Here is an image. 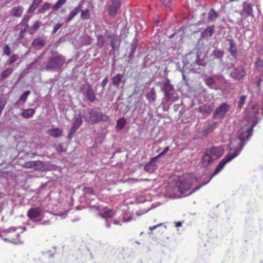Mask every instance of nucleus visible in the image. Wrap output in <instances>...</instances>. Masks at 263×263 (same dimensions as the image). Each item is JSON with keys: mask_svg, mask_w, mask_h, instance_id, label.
<instances>
[{"mask_svg": "<svg viewBox=\"0 0 263 263\" xmlns=\"http://www.w3.org/2000/svg\"><path fill=\"white\" fill-rule=\"evenodd\" d=\"M63 25L62 23H58L53 27V29L52 31V34H55L60 29V28Z\"/></svg>", "mask_w": 263, "mask_h": 263, "instance_id": "49", "label": "nucleus"}, {"mask_svg": "<svg viewBox=\"0 0 263 263\" xmlns=\"http://www.w3.org/2000/svg\"><path fill=\"white\" fill-rule=\"evenodd\" d=\"M217 123L213 122L209 124L206 127H205L202 130L203 135L204 136L208 135L209 133L213 132V130L216 127Z\"/></svg>", "mask_w": 263, "mask_h": 263, "instance_id": "26", "label": "nucleus"}, {"mask_svg": "<svg viewBox=\"0 0 263 263\" xmlns=\"http://www.w3.org/2000/svg\"><path fill=\"white\" fill-rule=\"evenodd\" d=\"M161 87L165 95L162 100L163 102L167 103L171 101L174 102L178 99V97L174 96L175 90L169 79H166L162 81Z\"/></svg>", "mask_w": 263, "mask_h": 263, "instance_id": "5", "label": "nucleus"}, {"mask_svg": "<svg viewBox=\"0 0 263 263\" xmlns=\"http://www.w3.org/2000/svg\"><path fill=\"white\" fill-rule=\"evenodd\" d=\"M11 53V49L8 45H5L4 47V54L9 55Z\"/></svg>", "mask_w": 263, "mask_h": 263, "instance_id": "54", "label": "nucleus"}, {"mask_svg": "<svg viewBox=\"0 0 263 263\" xmlns=\"http://www.w3.org/2000/svg\"><path fill=\"white\" fill-rule=\"evenodd\" d=\"M80 10L81 9L79 6L75 7L68 14L66 18L67 22H70L79 13Z\"/></svg>", "mask_w": 263, "mask_h": 263, "instance_id": "30", "label": "nucleus"}, {"mask_svg": "<svg viewBox=\"0 0 263 263\" xmlns=\"http://www.w3.org/2000/svg\"><path fill=\"white\" fill-rule=\"evenodd\" d=\"M96 36L97 37L96 45L98 48H101L105 44L104 37L101 34L96 35Z\"/></svg>", "mask_w": 263, "mask_h": 263, "instance_id": "36", "label": "nucleus"}, {"mask_svg": "<svg viewBox=\"0 0 263 263\" xmlns=\"http://www.w3.org/2000/svg\"><path fill=\"white\" fill-rule=\"evenodd\" d=\"M256 69L259 71H261L263 74V61L259 60L256 62Z\"/></svg>", "mask_w": 263, "mask_h": 263, "instance_id": "48", "label": "nucleus"}, {"mask_svg": "<svg viewBox=\"0 0 263 263\" xmlns=\"http://www.w3.org/2000/svg\"><path fill=\"white\" fill-rule=\"evenodd\" d=\"M30 18H31L30 16H29L27 15H25L24 16L22 21L20 23L23 24V25H25V26H26V25H28V22L30 20Z\"/></svg>", "mask_w": 263, "mask_h": 263, "instance_id": "52", "label": "nucleus"}, {"mask_svg": "<svg viewBox=\"0 0 263 263\" xmlns=\"http://www.w3.org/2000/svg\"><path fill=\"white\" fill-rule=\"evenodd\" d=\"M213 161L210 155L206 151L202 158V164L205 166H207Z\"/></svg>", "mask_w": 263, "mask_h": 263, "instance_id": "27", "label": "nucleus"}, {"mask_svg": "<svg viewBox=\"0 0 263 263\" xmlns=\"http://www.w3.org/2000/svg\"><path fill=\"white\" fill-rule=\"evenodd\" d=\"M81 17L83 20H88L90 17V14L89 9H87L81 11Z\"/></svg>", "mask_w": 263, "mask_h": 263, "instance_id": "40", "label": "nucleus"}, {"mask_svg": "<svg viewBox=\"0 0 263 263\" xmlns=\"http://www.w3.org/2000/svg\"><path fill=\"white\" fill-rule=\"evenodd\" d=\"M27 215L29 219L34 222H39L44 217L42 210L38 207L29 209Z\"/></svg>", "mask_w": 263, "mask_h": 263, "instance_id": "10", "label": "nucleus"}, {"mask_svg": "<svg viewBox=\"0 0 263 263\" xmlns=\"http://www.w3.org/2000/svg\"><path fill=\"white\" fill-rule=\"evenodd\" d=\"M124 76L122 74L118 73L111 78L112 84L116 87H119L122 82Z\"/></svg>", "mask_w": 263, "mask_h": 263, "instance_id": "23", "label": "nucleus"}, {"mask_svg": "<svg viewBox=\"0 0 263 263\" xmlns=\"http://www.w3.org/2000/svg\"><path fill=\"white\" fill-rule=\"evenodd\" d=\"M160 2L162 5L165 8L170 9L171 6V0H160Z\"/></svg>", "mask_w": 263, "mask_h": 263, "instance_id": "50", "label": "nucleus"}, {"mask_svg": "<svg viewBox=\"0 0 263 263\" xmlns=\"http://www.w3.org/2000/svg\"><path fill=\"white\" fill-rule=\"evenodd\" d=\"M29 25H26L25 26L21 23L14 27V30L16 32H18L17 40H20L24 37L25 33L29 29Z\"/></svg>", "mask_w": 263, "mask_h": 263, "instance_id": "16", "label": "nucleus"}, {"mask_svg": "<svg viewBox=\"0 0 263 263\" xmlns=\"http://www.w3.org/2000/svg\"><path fill=\"white\" fill-rule=\"evenodd\" d=\"M206 151L214 161L220 157L224 153L223 149L221 147H213Z\"/></svg>", "mask_w": 263, "mask_h": 263, "instance_id": "12", "label": "nucleus"}, {"mask_svg": "<svg viewBox=\"0 0 263 263\" xmlns=\"http://www.w3.org/2000/svg\"><path fill=\"white\" fill-rule=\"evenodd\" d=\"M82 123L83 120L81 114L74 116L73 118V123L72 125L79 128L82 125Z\"/></svg>", "mask_w": 263, "mask_h": 263, "instance_id": "33", "label": "nucleus"}, {"mask_svg": "<svg viewBox=\"0 0 263 263\" xmlns=\"http://www.w3.org/2000/svg\"><path fill=\"white\" fill-rule=\"evenodd\" d=\"M227 40L230 43V47L228 49L229 52H230L233 57L236 58L237 55V49L234 41L232 38L228 39Z\"/></svg>", "mask_w": 263, "mask_h": 263, "instance_id": "19", "label": "nucleus"}, {"mask_svg": "<svg viewBox=\"0 0 263 263\" xmlns=\"http://www.w3.org/2000/svg\"><path fill=\"white\" fill-rule=\"evenodd\" d=\"M14 68L12 67L7 68L5 70H4L0 76V79L2 80H5L13 72Z\"/></svg>", "mask_w": 263, "mask_h": 263, "instance_id": "31", "label": "nucleus"}, {"mask_svg": "<svg viewBox=\"0 0 263 263\" xmlns=\"http://www.w3.org/2000/svg\"><path fill=\"white\" fill-rule=\"evenodd\" d=\"M67 0H58V1L52 6V8L54 11L58 10L65 4Z\"/></svg>", "mask_w": 263, "mask_h": 263, "instance_id": "39", "label": "nucleus"}, {"mask_svg": "<svg viewBox=\"0 0 263 263\" xmlns=\"http://www.w3.org/2000/svg\"><path fill=\"white\" fill-rule=\"evenodd\" d=\"M21 227H12L7 230H5L0 233V237L5 241H9L14 243H18L20 242L19 239V232H16L18 229H22Z\"/></svg>", "mask_w": 263, "mask_h": 263, "instance_id": "6", "label": "nucleus"}, {"mask_svg": "<svg viewBox=\"0 0 263 263\" xmlns=\"http://www.w3.org/2000/svg\"><path fill=\"white\" fill-rule=\"evenodd\" d=\"M246 99L247 96L246 95H242L240 97L237 106V108L239 109V110H240L243 107L246 102Z\"/></svg>", "mask_w": 263, "mask_h": 263, "instance_id": "41", "label": "nucleus"}, {"mask_svg": "<svg viewBox=\"0 0 263 263\" xmlns=\"http://www.w3.org/2000/svg\"><path fill=\"white\" fill-rule=\"evenodd\" d=\"M45 42L44 40L41 38H37L33 40L32 45L33 46L42 47L44 46Z\"/></svg>", "mask_w": 263, "mask_h": 263, "instance_id": "38", "label": "nucleus"}, {"mask_svg": "<svg viewBox=\"0 0 263 263\" xmlns=\"http://www.w3.org/2000/svg\"><path fill=\"white\" fill-rule=\"evenodd\" d=\"M82 116L86 121L92 124H96L99 122H106L109 119L106 114L92 108L84 110Z\"/></svg>", "mask_w": 263, "mask_h": 263, "instance_id": "3", "label": "nucleus"}, {"mask_svg": "<svg viewBox=\"0 0 263 263\" xmlns=\"http://www.w3.org/2000/svg\"><path fill=\"white\" fill-rule=\"evenodd\" d=\"M78 128V127L72 125L69 130L70 134H74Z\"/></svg>", "mask_w": 263, "mask_h": 263, "instance_id": "58", "label": "nucleus"}, {"mask_svg": "<svg viewBox=\"0 0 263 263\" xmlns=\"http://www.w3.org/2000/svg\"><path fill=\"white\" fill-rule=\"evenodd\" d=\"M18 58V55L16 54H13L10 58L7 61V64L11 65L12 63L17 61Z\"/></svg>", "mask_w": 263, "mask_h": 263, "instance_id": "45", "label": "nucleus"}, {"mask_svg": "<svg viewBox=\"0 0 263 263\" xmlns=\"http://www.w3.org/2000/svg\"><path fill=\"white\" fill-rule=\"evenodd\" d=\"M107 37L110 39V45L111 46V52L115 51L116 49L119 48V43L118 40V37L115 35H107Z\"/></svg>", "mask_w": 263, "mask_h": 263, "instance_id": "20", "label": "nucleus"}, {"mask_svg": "<svg viewBox=\"0 0 263 263\" xmlns=\"http://www.w3.org/2000/svg\"><path fill=\"white\" fill-rule=\"evenodd\" d=\"M169 149V147L168 146H167L166 147L162 152H161L157 156H156V157H157V159H158L159 157H160L161 156H163L164 155H165L167 152L168 151Z\"/></svg>", "mask_w": 263, "mask_h": 263, "instance_id": "55", "label": "nucleus"}, {"mask_svg": "<svg viewBox=\"0 0 263 263\" xmlns=\"http://www.w3.org/2000/svg\"><path fill=\"white\" fill-rule=\"evenodd\" d=\"M213 99V97H212ZM214 108V102L213 99L211 100L210 102L203 104L202 106H200L198 109V111L202 114H210Z\"/></svg>", "mask_w": 263, "mask_h": 263, "instance_id": "13", "label": "nucleus"}, {"mask_svg": "<svg viewBox=\"0 0 263 263\" xmlns=\"http://www.w3.org/2000/svg\"><path fill=\"white\" fill-rule=\"evenodd\" d=\"M246 110L249 114L256 115L258 112V108L256 105L252 104L250 106V107H248L246 109Z\"/></svg>", "mask_w": 263, "mask_h": 263, "instance_id": "34", "label": "nucleus"}, {"mask_svg": "<svg viewBox=\"0 0 263 263\" xmlns=\"http://www.w3.org/2000/svg\"><path fill=\"white\" fill-rule=\"evenodd\" d=\"M108 79L107 77H105L103 81L101 83V86L103 87V88H104V87L106 85V84L108 83Z\"/></svg>", "mask_w": 263, "mask_h": 263, "instance_id": "56", "label": "nucleus"}, {"mask_svg": "<svg viewBox=\"0 0 263 263\" xmlns=\"http://www.w3.org/2000/svg\"><path fill=\"white\" fill-rule=\"evenodd\" d=\"M65 58L60 55H52L49 58L44 69L47 71H58L60 70L65 64Z\"/></svg>", "mask_w": 263, "mask_h": 263, "instance_id": "4", "label": "nucleus"}, {"mask_svg": "<svg viewBox=\"0 0 263 263\" xmlns=\"http://www.w3.org/2000/svg\"><path fill=\"white\" fill-rule=\"evenodd\" d=\"M131 220H132V218H131V217H129V218H128V219H123V222H129V221H131Z\"/></svg>", "mask_w": 263, "mask_h": 263, "instance_id": "60", "label": "nucleus"}, {"mask_svg": "<svg viewBox=\"0 0 263 263\" xmlns=\"http://www.w3.org/2000/svg\"><path fill=\"white\" fill-rule=\"evenodd\" d=\"M95 208L97 210L99 211V215L103 218L105 219L106 223L105 226L107 228H109L110 223L112 221V217L114 216V212L106 207L101 208L99 205H95Z\"/></svg>", "mask_w": 263, "mask_h": 263, "instance_id": "7", "label": "nucleus"}, {"mask_svg": "<svg viewBox=\"0 0 263 263\" xmlns=\"http://www.w3.org/2000/svg\"><path fill=\"white\" fill-rule=\"evenodd\" d=\"M83 191L86 196L89 195H95L93 190L90 187H84Z\"/></svg>", "mask_w": 263, "mask_h": 263, "instance_id": "46", "label": "nucleus"}, {"mask_svg": "<svg viewBox=\"0 0 263 263\" xmlns=\"http://www.w3.org/2000/svg\"><path fill=\"white\" fill-rule=\"evenodd\" d=\"M137 47V41L133 42L130 45V52L129 53L128 57L130 59H132L134 56Z\"/></svg>", "mask_w": 263, "mask_h": 263, "instance_id": "37", "label": "nucleus"}, {"mask_svg": "<svg viewBox=\"0 0 263 263\" xmlns=\"http://www.w3.org/2000/svg\"><path fill=\"white\" fill-rule=\"evenodd\" d=\"M255 126V124L251 127L244 126L238 131L236 137L231 140L229 145L230 153L219 163L214 174L208 182L195 187L197 184L198 180L193 175H190L189 177L185 181L180 180L176 182L175 187L179 192L180 195L186 196L198 190L201 186L208 183L214 175L220 172L227 163L238 156L249 138L251 136L253 129Z\"/></svg>", "mask_w": 263, "mask_h": 263, "instance_id": "1", "label": "nucleus"}, {"mask_svg": "<svg viewBox=\"0 0 263 263\" xmlns=\"http://www.w3.org/2000/svg\"><path fill=\"white\" fill-rule=\"evenodd\" d=\"M157 157H154L144 165V170L149 173H153L157 169L156 164L157 161Z\"/></svg>", "mask_w": 263, "mask_h": 263, "instance_id": "15", "label": "nucleus"}, {"mask_svg": "<svg viewBox=\"0 0 263 263\" xmlns=\"http://www.w3.org/2000/svg\"><path fill=\"white\" fill-rule=\"evenodd\" d=\"M43 0H33L32 4L29 7L27 12L29 13H33L39 6Z\"/></svg>", "mask_w": 263, "mask_h": 263, "instance_id": "29", "label": "nucleus"}, {"mask_svg": "<svg viewBox=\"0 0 263 263\" xmlns=\"http://www.w3.org/2000/svg\"><path fill=\"white\" fill-rule=\"evenodd\" d=\"M78 128V127L72 125L69 130L70 134H74Z\"/></svg>", "mask_w": 263, "mask_h": 263, "instance_id": "57", "label": "nucleus"}, {"mask_svg": "<svg viewBox=\"0 0 263 263\" xmlns=\"http://www.w3.org/2000/svg\"><path fill=\"white\" fill-rule=\"evenodd\" d=\"M113 222L114 224H119V222L117 221H116V220H114L113 221Z\"/></svg>", "mask_w": 263, "mask_h": 263, "instance_id": "64", "label": "nucleus"}, {"mask_svg": "<svg viewBox=\"0 0 263 263\" xmlns=\"http://www.w3.org/2000/svg\"><path fill=\"white\" fill-rule=\"evenodd\" d=\"M146 98L149 103H153L156 100V93L154 88H151L146 95Z\"/></svg>", "mask_w": 263, "mask_h": 263, "instance_id": "24", "label": "nucleus"}, {"mask_svg": "<svg viewBox=\"0 0 263 263\" xmlns=\"http://www.w3.org/2000/svg\"><path fill=\"white\" fill-rule=\"evenodd\" d=\"M230 105L226 103L221 104L214 111L213 118L219 121L222 120L229 112Z\"/></svg>", "mask_w": 263, "mask_h": 263, "instance_id": "8", "label": "nucleus"}, {"mask_svg": "<svg viewBox=\"0 0 263 263\" xmlns=\"http://www.w3.org/2000/svg\"><path fill=\"white\" fill-rule=\"evenodd\" d=\"M35 112V109L28 108L26 109H23L21 116L26 119H29L33 117Z\"/></svg>", "mask_w": 263, "mask_h": 263, "instance_id": "22", "label": "nucleus"}, {"mask_svg": "<svg viewBox=\"0 0 263 263\" xmlns=\"http://www.w3.org/2000/svg\"><path fill=\"white\" fill-rule=\"evenodd\" d=\"M121 7L120 0H111V3L109 7L108 14L110 16H115Z\"/></svg>", "mask_w": 263, "mask_h": 263, "instance_id": "14", "label": "nucleus"}, {"mask_svg": "<svg viewBox=\"0 0 263 263\" xmlns=\"http://www.w3.org/2000/svg\"><path fill=\"white\" fill-rule=\"evenodd\" d=\"M126 123V120L124 118H121L117 121V128L119 129H122Z\"/></svg>", "mask_w": 263, "mask_h": 263, "instance_id": "43", "label": "nucleus"}, {"mask_svg": "<svg viewBox=\"0 0 263 263\" xmlns=\"http://www.w3.org/2000/svg\"><path fill=\"white\" fill-rule=\"evenodd\" d=\"M162 225V224L160 223V224H159L155 226L151 227H149V229L150 230H153L155 229L156 228H157L158 227H159Z\"/></svg>", "mask_w": 263, "mask_h": 263, "instance_id": "59", "label": "nucleus"}, {"mask_svg": "<svg viewBox=\"0 0 263 263\" xmlns=\"http://www.w3.org/2000/svg\"><path fill=\"white\" fill-rule=\"evenodd\" d=\"M219 14L213 9H211L208 13V22H213L216 21L218 17Z\"/></svg>", "mask_w": 263, "mask_h": 263, "instance_id": "25", "label": "nucleus"}, {"mask_svg": "<svg viewBox=\"0 0 263 263\" xmlns=\"http://www.w3.org/2000/svg\"><path fill=\"white\" fill-rule=\"evenodd\" d=\"M58 147H59V148H61L60 151H61V152H63V150H62V144H61V143H60V144H59V145H58Z\"/></svg>", "mask_w": 263, "mask_h": 263, "instance_id": "63", "label": "nucleus"}, {"mask_svg": "<svg viewBox=\"0 0 263 263\" xmlns=\"http://www.w3.org/2000/svg\"><path fill=\"white\" fill-rule=\"evenodd\" d=\"M246 74V71L242 66H238L235 68L234 70L230 73V76L236 80L242 79Z\"/></svg>", "mask_w": 263, "mask_h": 263, "instance_id": "11", "label": "nucleus"}, {"mask_svg": "<svg viewBox=\"0 0 263 263\" xmlns=\"http://www.w3.org/2000/svg\"><path fill=\"white\" fill-rule=\"evenodd\" d=\"M204 82L206 85L210 88L216 89L217 88V85L214 77L209 76L206 77L204 78Z\"/></svg>", "mask_w": 263, "mask_h": 263, "instance_id": "21", "label": "nucleus"}, {"mask_svg": "<svg viewBox=\"0 0 263 263\" xmlns=\"http://www.w3.org/2000/svg\"><path fill=\"white\" fill-rule=\"evenodd\" d=\"M183 69H180L179 70L182 72L183 79L185 80L184 70L197 72L199 66H205L206 61L205 55L198 50L196 52H191L186 54L183 58Z\"/></svg>", "mask_w": 263, "mask_h": 263, "instance_id": "2", "label": "nucleus"}, {"mask_svg": "<svg viewBox=\"0 0 263 263\" xmlns=\"http://www.w3.org/2000/svg\"><path fill=\"white\" fill-rule=\"evenodd\" d=\"M81 90L83 96L89 102H93L96 100V93L89 83H87L83 84L81 87Z\"/></svg>", "mask_w": 263, "mask_h": 263, "instance_id": "9", "label": "nucleus"}, {"mask_svg": "<svg viewBox=\"0 0 263 263\" xmlns=\"http://www.w3.org/2000/svg\"><path fill=\"white\" fill-rule=\"evenodd\" d=\"M212 54L215 58H221L223 56L224 52L220 49H215L213 50Z\"/></svg>", "mask_w": 263, "mask_h": 263, "instance_id": "42", "label": "nucleus"}, {"mask_svg": "<svg viewBox=\"0 0 263 263\" xmlns=\"http://www.w3.org/2000/svg\"><path fill=\"white\" fill-rule=\"evenodd\" d=\"M63 133V130L60 128H52L48 131V134L52 137L58 138L60 137Z\"/></svg>", "mask_w": 263, "mask_h": 263, "instance_id": "28", "label": "nucleus"}, {"mask_svg": "<svg viewBox=\"0 0 263 263\" xmlns=\"http://www.w3.org/2000/svg\"><path fill=\"white\" fill-rule=\"evenodd\" d=\"M242 12L241 15L245 14L246 16H253V6L252 4L245 2L242 3Z\"/></svg>", "mask_w": 263, "mask_h": 263, "instance_id": "17", "label": "nucleus"}, {"mask_svg": "<svg viewBox=\"0 0 263 263\" xmlns=\"http://www.w3.org/2000/svg\"><path fill=\"white\" fill-rule=\"evenodd\" d=\"M181 224H182V223L181 222H176V227H180V226H181Z\"/></svg>", "mask_w": 263, "mask_h": 263, "instance_id": "61", "label": "nucleus"}, {"mask_svg": "<svg viewBox=\"0 0 263 263\" xmlns=\"http://www.w3.org/2000/svg\"><path fill=\"white\" fill-rule=\"evenodd\" d=\"M73 135H74V134H70V132H69V134H68V137L69 139H71Z\"/></svg>", "mask_w": 263, "mask_h": 263, "instance_id": "62", "label": "nucleus"}, {"mask_svg": "<svg viewBox=\"0 0 263 263\" xmlns=\"http://www.w3.org/2000/svg\"><path fill=\"white\" fill-rule=\"evenodd\" d=\"M136 105H140V106H142V105L144 106V108L145 109V107L146 106V104L144 103L143 100V97L140 96L138 99V100L136 102L135 104Z\"/></svg>", "mask_w": 263, "mask_h": 263, "instance_id": "53", "label": "nucleus"}, {"mask_svg": "<svg viewBox=\"0 0 263 263\" xmlns=\"http://www.w3.org/2000/svg\"><path fill=\"white\" fill-rule=\"evenodd\" d=\"M43 54H40L37 58L33 62H32V63H31L29 65V66L31 68L35 64H37V63L40 62V61L43 58Z\"/></svg>", "mask_w": 263, "mask_h": 263, "instance_id": "51", "label": "nucleus"}, {"mask_svg": "<svg viewBox=\"0 0 263 263\" xmlns=\"http://www.w3.org/2000/svg\"><path fill=\"white\" fill-rule=\"evenodd\" d=\"M51 7V5L49 3H45L38 10L37 14H43L49 10Z\"/></svg>", "mask_w": 263, "mask_h": 263, "instance_id": "35", "label": "nucleus"}, {"mask_svg": "<svg viewBox=\"0 0 263 263\" xmlns=\"http://www.w3.org/2000/svg\"><path fill=\"white\" fill-rule=\"evenodd\" d=\"M30 94V91L29 90L25 91L20 97L19 99V101L22 102L23 103L25 102L28 97Z\"/></svg>", "mask_w": 263, "mask_h": 263, "instance_id": "44", "label": "nucleus"}, {"mask_svg": "<svg viewBox=\"0 0 263 263\" xmlns=\"http://www.w3.org/2000/svg\"><path fill=\"white\" fill-rule=\"evenodd\" d=\"M23 11L24 8L21 6H17L11 9L10 15L14 17H20L22 16Z\"/></svg>", "mask_w": 263, "mask_h": 263, "instance_id": "18", "label": "nucleus"}, {"mask_svg": "<svg viewBox=\"0 0 263 263\" xmlns=\"http://www.w3.org/2000/svg\"><path fill=\"white\" fill-rule=\"evenodd\" d=\"M214 32V26H212L208 27L202 33V35L204 37H210L212 36Z\"/></svg>", "mask_w": 263, "mask_h": 263, "instance_id": "32", "label": "nucleus"}, {"mask_svg": "<svg viewBox=\"0 0 263 263\" xmlns=\"http://www.w3.org/2000/svg\"><path fill=\"white\" fill-rule=\"evenodd\" d=\"M41 24L42 23L39 21L35 22L33 25L30 27V29L33 31H36L39 29Z\"/></svg>", "mask_w": 263, "mask_h": 263, "instance_id": "47", "label": "nucleus"}]
</instances>
